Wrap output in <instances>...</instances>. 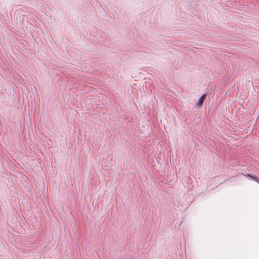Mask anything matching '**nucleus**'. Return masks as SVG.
Returning a JSON list of instances; mask_svg holds the SVG:
<instances>
[{
  "instance_id": "1",
  "label": "nucleus",
  "mask_w": 259,
  "mask_h": 259,
  "mask_svg": "<svg viewBox=\"0 0 259 259\" xmlns=\"http://www.w3.org/2000/svg\"><path fill=\"white\" fill-rule=\"evenodd\" d=\"M246 178L251 180H253L256 182H257L258 183H259V179L254 175H252L251 174H246V175H244Z\"/></svg>"
},
{
  "instance_id": "2",
  "label": "nucleus",
  "mask_w": 259,
  "mask_h": 259,
  "mask_svg": "<svg viewBox=\"0 0 259 259\" xmlns=\"http://www.w3.org/2000/svg\"><path fill=\"white\" fill-rule=\"evenodd\" d=\"M206 96V94H204L203 95H202L201 96V97L198 99V100L197 101V103L196 104H199V105H201L202 104L203 102V100H204V98L205 97V96Z\"/></svg>"
}]
</instances>
